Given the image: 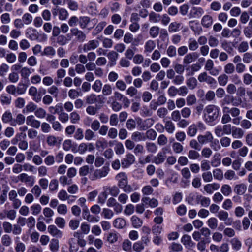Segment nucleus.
Returning a JSON list of instances; mask_svg holds the SVG:
<instances>
[{
	"label": "nucleus",
	"mask_w": 252,
	"mask_h": 252,
	"mask_svg": "<svg viewBox=\"0 0 252 252\" xmlns=\"http://www.w3.org/2000/svg\"><path fill=\"white\" fill-rule=\"evenodd\" d=\"M199 47L197 41L193 38H190L188 40V48L192 51L196 50Z\"/></svg>",
	"instance_id": "nucleus-33"
},
{
	"label": "nucleus",
	"mask_w": 252,
	"mask_h": 252,
	"mask_svg": "<svg viewBox=\"0 0 252 252\" xmlns=\"http://www.w3.org/2000/svg\"><path fill=\"white\" fill-rule=\"evenodd\" d=\"M2 121L4 123H10L11 126V124L14 120L13 119L12 113L9 111H5L2 116Z\"/></svg>",
	"instance_id": "nucleus-26"
},
{
	"label": "nucleus",
	"mask_w": 252,
	"mask_h": 252,
	"mask_svg": "<svg viewBox=\"0 0 252 252\" xmlns=\"http://www.w3.org/2000/svg\"><path fill=\"white\" fill-rule=\"evenodd\" d=\"M91 170L92 169L88 165H84L79 168V175L80 176H85L90 173Z\"/></svg>",
	"instance_id": "nucleus-50"
},
{
	"label": "nucleus",
	"mask_w": 252,
	"mask_h": 252,
	"mask_svg": "<svg viewBox=\"0 0 252 252\" xmlns=\"http://www.w3.org/2000/svg\"><path fill=\"white\" fill-rule=\"evenodd\" d=\"M109 170L110 168L108 166H104L100 169L95 170L93 174L94 179H100L106 177Z\"/></svg>",
	"instance_id": "nucleus-6"
},
{
	"label": "nucleus",
	"mask_w": 252,
	"mask_h": 252,
	"mask_svg": "<svg viewBox=\"0 0 252 252\" xmlns=\"http://www.w3.org/2000/svg\"><path fill=\"white\" fill-rule=\"evenodd\" d=\"M27 88V85L23 83L20 82L16 87L17 94H22L25 93Z\"/></svg>",
	"instance_id": "nucleus-56"
},
{
	"label": "nucleus",
	"mask_w": 252,
	"mask_h": 252,
	"mask_svg": "<svg viewBox=\"0 0 252 252\" xmlns=\"http://www.w3.org/2000/svg\"><path fill=\"white\" fill-rule=\"evenodd\" d=\"M90 22L91 19L88 16H80L79 18L78 23L80 27L82 29L86 28Z\"/></svg>",
	"instance_id": "nucleus-25"
},
{
	"label": "nucleus",
	"mask_w": 252,
	"mask_h": 252,
	"mask_svg": "<svg viewBox=\"0 0 252 252\" xmlns=\"http://www.w3.org/2000/svg\"><path fill=\"white\" fill-rule=\"evenodd\" d=\"M220 190L221 193L225 196H229L232 192L231 187L227 184L222 185Z\"/></svg>",
	"instance_id": "nucleus-48"
},
{
	"label": "nucleus",
	"mask_w": 252,
	"mask_h": 252,
	"mask_svg": "<svg viewBox=\"0 0 252 252\" xmlns=\"http://www.w3.org/2000/svg\"><path fill=\"white\" fill-rule=\"evenodd\" d=\"M161 19V16L154 12H151L149 14V20L151 23H158Z\"/></svg>",
	"instance_id": "nucleus-35"
},
{
	"label": "nucleus",
	"mask_w": 252,
	"mask_h": 252,
	"mask_svg": "<svg viewBox=\"0 0 252 252\" xmlns=\"http://www.w3.org/2000/svg\"><path fill=\"white\" fill-rule=\"evenodd\" d=\"M25 116L21 114H19L17 115L16 119H14V120L13 121L11 124V126H17V125H22L25 123Z\"/></svg>",
	"instance_id": "nucleus-30"
},
{
	"label": "nucleus",
	"mask_w": 252,
	"mask_h": 252,
	"mask_svg": "<svg viewBox=\"0 0 252 252\" xmlns=\"http://www.w3.org/2000/svg\"><path fill=\"white\" fill-rule=\"evenodd\" d=\"M68 16V11L64 8H60L59 18L62 21L65 20Z\"/></svg>",
	"instance_id": "nucleus-63"
},
{
	"label": "nucleus",
	"mask_w": 252,
	"mask_h": 252,
	"mask_svg": "<svg viewBox=\"0 0 252 252\" xmlns=\"http://www.w3.org/2000/svg\"><path fill=\"white\" fill-rule=\"evenodd\" d=\"M188 158L191 160L198 159L200 157V155L196 150H190L188 154Z\"/></svg>",
	"instance_id": "nucleus-39"
},
{
	"label": "nucleus",
	"mask_w": 252,
	"mask_h": 252,
	"mask_svg": "<svg viewBox=\"0 0 252 252\" xmlns=\"http://www.w3.org/2000/svg\"><path fill=\"white\" fill-rule=\"evenodd\" d=\"M160 28L157 26H152L149 30L150 36L153 38H155L157 37L159 33Z\"/></svg>",
	"instance_id": "nucleus-37"
},
{
	"label": "nucleus",
	"mask_w": 252,
	"mask_h": 252,
	"mask_svg": "<svg viewBox=\"0 0 252 252\" xmlns=\"http://www.w3.org/2000/svg\"><path fill=\"white\" fill-rule=\"evenodd\" d=\"M214 137L210 131H207L204 135H199L197 137L198 142L201 145H204L212 142Z\"/></svg>",
	"instance_id": "nucleus-7"
},
{
	"label": "nucleus",
	"mask_w": 252,
	"mask_h": 252,
	"mask_svg": "<svg viewBox=\"0 0 252 252\" xmlns=\"http://www.w3.org/2000/svg\"><path fill=\"white\" fill-rule=\"evenodd\" d=\"M220 115L219 108L215 105H209L204 109L205 121L212 123L216 121Z\"/></svg>",
	"instance_id": "nucleus-1"
},
{
	"label": "nucleus",
	"mask_w": 252,
	"mask_h": 252,
	"mask_svg": "<svg viewBox=\"0 0 252 252\" xmlns=\"http://www.w3.org/2000/svg\"><path fill=\"white\" fill-rule=\"evenodd\" d=\"M232 248L235 251H239L241 249L242 242L237 237H234L230 240Z\"/></svg>",
	"instance_id": "nucleus-23"
},
{
	"label": "nucleus",
	"mask_w": 252,
	"mask_h": 252,
	"mask_svg": "<svg viewBox=\"0 0 252 252\" xmlns=\"http://www.w3.org/2000/svg\"><path fill=\"white\" fill-rule=\"evenodd\" d=\"M114 227L117 229H123L126 226V221L122 218H118L114 220L113 223Z\"/></svg>",
	"instance_id": "nucleus-22"
},
{
	"label": "nucleus",
	"mask_w": 252,
	"mask_h": 252,
	"mask_svg": "<svg viewBox=\"0 0 252 252\" xmlns=\"http://www.w3.org/2000/svg\"><path fill=\"white\" fill-rule=\"evenodd\" d=\"M213 19L212 16L206 14L204 15L201 20L202 26L205 28H210L213 24Z\"/></svg>",
	"instance_id": "nucleus-15"
},
{
	"label": "nucleus",
	"mask_w": 252,
	"mask_h": 252,
	"mask_svg": "<svg viewBox=\"0 0 252 252\" xmlns=\"http://www.w3.org/2000/svg\"><path fill=\"white\" fill-rule=\"evenodd\" d=\"M156 43L154 41L152 40H148L144 46L145 53H151L155 48Z\"/></svg>",
	"instance_id": "nucleus-29"
},
{
	"label": "nucleus",
	"mask_w": 252,
	"mask_h": 252,
	"mask_svg": "<svg viewBox=\"0 0 252 252\" xmlns=\"http://www.w3.org/2000/svg\"><path fill=\"white\" fill-rule=\"evenodd\" d=\"M189 146L192 149L200 151L201 149V144L198 141L195 139H191L189 142Z\"/></svg>",
	"instance_id": "nucleus-64"
},
{
	"label": "nucleus",
	"mask_w": 252,
	"mask_h": 252,
	"mask_svg": "<svg viewBox=\"0 0 252 252\" xmlns=\"http://www.w3.org/2000/svg\"><path fill=\"white\" fill-rule=\"evenodd\" d=\"M72 35L75 36L76 40L79 42H83L86 39V34L78 28H74L70 30Z\"/></svg>",
	"instance_id": "nucleus-5"
},
{
	"label": "nucleus",
	"mask_w": 252,
	"mask_h": 252,
	"mask_svg": "<svg viewBox=\"0 0 252 252\" xmlns=\"http://www.w3.org/2000/svg\"><path fill=\"white\" fill-rule=\"evenodd\" d=\"M32 71H33V69L29 68L27 67H23L20 71L21 75L24 78H28L32 73Z\"/></svg>",
	"instance_id": "nucleus-57"
},
{
	"label": "nucleus",
	"mask_w": 252,
	"mask_h": 252,
	"mask_svg": "<svg viewBox=\"0 0 252 252\" xmlns=\"http://www.w3.org/2000/svg\"><path fill=\"white\" fill-rule=\"evenodd\" d=\"M210 240H202L200 241L197 244V248L200 252H208L206 249V244L210 243Z\"/></svg>",
	"instance_id": "nucleus-27"
},
{
	"label": "nucleus",
	"mask_w": 252,
	"mask_h": 252,
	"mask_svg": "<svg viewBox=\"0 0 252 252\" xmlns=\"http://www.w3.org/2000/svg\"><path fill=\"white\" fill-rule=\"evenodd\" d=\"M165 129L169 133H173L175 129V126L173 123L170 120L165 122Z\"/></svg>",
	"instance_id": "nucleus-36"
},
{
	"label": "nucleus",
	"mask_w": 252,
	"mask_h": 252,
	"mask_svg": "<svg viewBox=\"0 0 252 252\" xmlns=\"http://www.w3.org/2000/svg\"><path fill=\"white\" fill-rule=\"evenodd\" d=\"M139 121L141 122L140 126L143 130H146L150 128L154 124L155 121L153 118H148L142 121V119L139 118Z\"/></svg>",
	"instance_id": "nucleus-19"
},
{
	"label": "nucleus",
	"mask_w": 252,
	"mask_h": 252,
	"mask_svg": "<svg viewBox=\"0 0 252 252\" xmlns=\"http://www.w3.org/2000/svg\"><path fill=\"white\" fill-rule=\"evenodd\" d=\"M244 130L240 127L232 126V136L236 139H241L244 135Z\"/></svg>",
	"instance_id": "nucleus-16"
},
{
	"label": "nucleus",
	"mask_w": 252,
	"mask_h": 252,
	"mask_svg": "<svg viewBox=\"0 0 252 252\" xmlns=\"http://www.w3.org/2000/svg\"><path fill=\"white\" fill-rule=\"evenodd\" d=\"M101 95H96L94 94H91L86 97V102L89 104H93L96 102L103 103V101L101 100Z\"/></svg>",
	"instance_id": "nucleus-11"
},
{
	"label": "nucleus",
	"mask_w": 252,
	"mask_h": 252,
	"mask_svg": "<svg viewBox=\"0 0 252 252\" xmlns=\"http://www.w3.org/2000/svg\"><path fill=\"white\" fill-rule=\"evenodd\" d=\"M207 224L211 229H216L218 226V220L214 217L211 218L207 220Z\"/></svg>",
	"instance_id": "nucleus-54"
},
{
	"label": "nucleus",
	"mask_w": 252,
	"mask_h": 252,
	"mask_svg": "<svg viewBox=\"0 0 252 252\" xmlns=\"http://www.w3.org/2000/svg\"><path fill=\"white\" fill-rule=\"evenodd\" d=\"M107 57L109 60L108 65L110 67L113 66L116 64V61L118 59V53L114 51H110L107 54Z\"/></svg>",
	"instance_id": "nucleus-12"
},
{
	"label": "nucleus",
	"mask_w": 252,
	"mask_h": 252,
	"mask_svg": "<svg viewBox=\"0 0 252 252\" xmlns=\"http://www.w3.org/2000/svg\"><path fill=\"white\" fill-rule=\"evenodd\" d=\"M68 8L71 11H76L79 9L78 3L73 0H66Z\"/></svg>",
	"instance_id": "nucleus-42"
},
{
	"label": "nucleus",
	"mask_w": 252,
	"mask_h": 252,
	"mask_svg": "<svg viewBox=\"0 0 252 252\" xmlns=\"http://www.w3.org/2000/svg\"><path fill=\"white\" fill-rule=\"evenodd\" d=\"M99 45V42L97 40H89L88 42L84 44L83 46V50L84 52H87L91 50H94L97 48Z\"/></svg>",
	"instance_id": "nucleus-8"
},
{
	"label": "nucleus",
	"mask_w": 252,
	"mask_h": 252,
	"mask_svg": "<svg viewBox=\"0 0 252 252\" xmlns=\"http://www.w3.org/2000/svg\"><path fill=\"white\" fill-rule=\"evenodd\" d=\"M48 232L54 237H61L62 233L56 226L52 225L48 226Z\"/></svg>",
	"instance_id": "nucleus-28"
},
{
	"label": "nucleus",
	"mask_w": 252,
	"mask_h": 252,
	"mask_svg": "<svg viewBox=\"0 0 252 252\" xmlns=\"http://www.w3.org/2000/svg\"><path fill=\"white\" fill-rule=\"evenodd\" d=\"M145 134L146 139H148L151 140H154L157 135L156 131L153 129L148 130Z\"/></svg>",
	"instance_id": "nucleus-52"
},
{
	"label": "nucleus",
	"mask_w": 252,
	"mask_h": 252,
	"mask_svg": "<svg viewBox=\"0 0 252 252\" xmlns=\"http://www.w3.org/2000/svg\"><path fill=\"white\" fill-rule=\"evenodd\" d=\"M186 101L188 106H192L196 103L197 99L194 94H190L187 96Z\"/></svg>",
	"instance_id": "nucleus-44"
},
{
	"label": "nucleus",
	"mask_w": 252,
	"mask_h": 252,
	"mask_svg": "<svg viewBox=\"0 0 252 252\" xmlns=\"http://www.w3.org/2000/svg\"><path fill=\"white\" fill-rule=\"evenodd\" d=\"M132 226L136 228L140 227L143 223L142 220L136 216H133L131 218Z\"/></svg>",
	"instance_id": "nucleus-38"
},
{
	"label": "nucleus",
	"mask_w": 252,
	"mask_h": 252,
	"mask_svg": "<svg viewBox=\"0 0 252 252\" xmlns=\"http://www.w3.org/2000/svg\"><path fill=\"white\" fill-rule=\"evenodd\" d=\"M59 241L56 239H53L51 241L50 249L53 252L57 251L59 249Z\"/></svg>",
	"instance_id": "nucleus-61"
},
{
	"label": "nucleus",
	"mask_w": 252,
	"mask_h": 252,
	"mask_svg": "<svg viewBox=\"0 0 252 252\" xmlns=\"http://www.w3.org/2000/svg\"><path fill=\"white\" fill-rule=\"evenodd\" d=\"M217 217L220 220L225 221V224L226 225H231V222H229L230 219H228V213L224 210H220L218 212Z\"/></svg>",
	"instance_id": "nucleus-18"
},
{
	"label": "nucleus",
	"mask_w": 252,
	"mask_h": 252,
	"mask_svg": "<svg viewBox=\"0 0 252 252\" xmlns=\"http://www.w3.org/2000/svg\"><path fill=\"white\" fill-rule=\"evenodd\" d=\"M112 92V86L109 84H104L102 89V94L105 96L110 95Z\"/></svg>",
	"instance_id": "nucleus-51"
},
{
	"label": "nucleus",
	"mask_w": 252,
	"mask_h": 252,
	"mask_svg": "<svg viewBox=\"0 0 252 252\" xmlns=\"http://www.w3.org/2000/svg\"><path fill=\"white\" fill-rule=\"evenodd\" d=\"M131 139L134 142H139L145 141L146 140V137L144 133L136 131L132 133Z\"/></svg>",
	"instance_id": "nucleus-24"
},
{
	"label": "nucleus",
	"mask_w": 252,
	"mask_h": 252,
	"mask_svg": "<svg viewBox=\"0 0 252 252\" xmlns=\"http://www.w3.org/2000/svg\"><path fill=\"white\" fill-rule=\"evenodd\" d=\"M186 85L190 90L195 89L197 85V80L194 77H190L186 80Z\"/></svg>",
	"instance_id": "nucleus-31"
},
{
	"label": "nucleus",
	"mask_w": 252,
	"mask_h": 252,
	"mask_svg": "<svg viewBox=\"0 0 252 252\" xmlns=\"http://www.w3.org/2000/svg\"><path fill=\"white\" fill-rule=\"evenodd\" d=\"M210 8L213 11H219L221 8V4L218 1H214L210 4Z\"/></svg>",
	"instance_id": "nucleus-60"
},
{
	"label": "nucleus",
	"mask_w": 252,
	"mask_h": 252,
	"mask_svg": "<svg viewBox=\"0 0 252 252\" xmlns=\"http://www.w3.org/2000/svg\"><path fill=\"white\" fill-rule=\"evenodd\" d=\"M181 242L188 249H190L194 245V243L192 242L190 236L187 234H185L182 236Z\"/></svg>",
	"instance_id": "nucleus-17"
},
{
	"label": "nucleus",
	"mask_w": 252,
	"mask_h": 252,
	"mask_svg": "<svg viewBox=\"0 0 252 252\" xmlns=\"http://www.w3.org/2000/svg\"><path fill=\"white\" fill-rule=\"evenodd\" d=\"M132 243L128 239L125 240L122 244L123 250L125 251L130 252L131 250Z\"/></svg>",
	"instance_id": "nucleus-62"
},
{
	"label": "nucleus",
	"mask_w": 252,
	"mask_h": 252,
	"mask_svg": "<svg viewBox=\"0 0 252 252\" xmlns=\"http://www.w3.org/2000/svg\"><path fill=\"white\" fill-rule=\"evenodd\" d=\"M197 131V126L195 124L191 125L187 129V134L190 137H194Z\"/></svg>",
	"instance_id": "nucleus-45"
},
{
	"label": "nucleus",
	"mask_w": 252,
	"mask_h": 252,
	"mask_svg": "<svg viewBox=\"0 0 252 252\" xmlns=\"http://www.w3.org/2000/svg\"><path fill=\"white\" fill-rule=\"evenodd\" d=\"M246 189V186L244 184H240L235 186L234 191L238 195H242L245 193Z\"/></svg>",
	"instance_id": "nucleus-34"
},
{
	"label": "nucleus",
	"mask_w": 252,
	"mask_h": 252,
	"mask_svg": "<svg viewBox=\"0 0 252 252\" xmlns=\"http://www.w3.org/2000/svg\"><path fill=\"white\" fill-rule=\"evenodd\" d=\"M118 181V186L126 192H130L132 191V189L127 185V177L125 173L121 172L118 174L115 177Z\"/></svg>",
	"instance_id": "nucleus-2"
},
{
	"label": "nucleus",
	"mask_w": 252,
	"mask_h": 252,
	"mask_svg": "<svg viewBox=\"0 0 252 252\" xmlns=\"http://www.w3.org/2000/svg\"><path fill=\"white\" fill-rule=\"evenodd\" d=\"M55 119V117L54 116L51 115L48 116V121H52L54 122L52 123V127L57 131H61L62 129V126H61V124L58 122V121H54Z\"/></svg>",
	"instance_id": "nucleus-41"
},
{
	"label": "nucleus",
	"mask_w": 252,
	"mask_h": 252,
	"mask_svg": "<svg viewBox=\"0 0 252 252\" xmlns=\"http://www.w3.org/2000/svg\"><path fill=\"white\" fill-rule=\"evenodd\" d=\"M63 109V108L61 104H58L55 107L51 106L49 108L50 112L52 114H58L62 111Z\"/></svg>",
	"instance_id": "nucleus-58"
},
{
	"label": "nucleus",
	"mask_w": 252,
	"mask_h": 252,
	"mask_svg": "<svg viewBox=\"0 0 252 252\" xmlns=\"http://www.w3.org/2000/svg\"><path fill=\"white\" fill-rule=\"evenodd\" d=\"M1 243L3 245L9 247L12 244V239L8 234H4L1 238Z\"/></svg>",
	"instance_id": "nucleus-53"
},
{
	"label": "nucleus",
	"mask_w": 252,
	"mask_h": 252,
	"mask_svg": "<svg viewBox=\"0 0 252 252\" xmlns=\"http://www.w3.org/2000/svg\"><path fill=\"white\" fill-rule=\"evenodd\" d=\"M197 57V54L195 52L187 54L183 59V63L186 64H189L193 62Z\"/></svg>",
	"instance_id": "nucleus-21"
},
{
	"label": "nucleus",
	"mask_w": 252,
	"mask_h": 252,
	"mask_svg": "<svg viewBox=\"0 0 252 252\" xmlns=\"http://www.w3.org/2000/svg\"><path fill=\"white\" fill-rule=\"evenodd\" d=\"M135 159V157L133 154L131 153L126 154L125 158L122 159L121 161L122 167L124 168L129 167L134 162Z\"/></svg>",
	"instance_id": "nucleus-9"
},
{
	"label": "nucleus",
	"mask_w": 252,
	"mask_h": 252,
	"mask_svg": "<svg viewBox=\"0 0 252 252\" xmlns=\"http://www.w3.org/2000/svg\"><path fill=\"white\" fill-rule=\"evenodd\" d=\"M196 203L200 204L202 207H207L210 204L211 200L209 198L198 195L195 198Z\"/></svg>",
	"instance_id": "nucleus-13"
},
{
	"label": "nucleus",
	"mask_w": 252,
	"mask_h": 252,
	"mask_svg": "<svg viewBox=\"0 0 252 252\" xmlns=\"http://www.w3.org/2000/svg\"><path fill=\"white\" fill-rule=\"evenodd\" d=\"M220 188V184L216 183L208 184L204 186V189L208 194H212L214 191Z\"/></svg>",
	"instance_id": "nucleus-20"
},
{
	"label": "nucleus",
	"mask_w": 252,
	"mask_h": 252,
	"mask_svg": "<svg viewBox=\"0 0 252 252\" xmlns=\"http://www.w3.org/2000/svg\"><path fill=\"white\" fill-rule=\"evenodd\" d=\"M231 139L226 136H222L220 139V145L222 147L226 148L230 145Z\"/></svg>",
	"instance_id": "nucleus-59"
},
{
	"label": "nucleus",
	"mask_w": 252,
	"mask_h": 252,
	"mask_svg": "<svg viewBox=\"0 0 252 252\" xmlns=\"http://www.w3.org/2000/svg\"><path fill=\"white\" fill-rule=\"evenodd\" d=\"M103 87V84L100 80H96L92 85L93 90L96 92L99 93L101 91Z\"/></svg>",
	"instance_id": "nucleus-43"
},
{
	"label": "nucleus",
	"mask_w": 252,
	"mask_h": 252,
	"mask_svg": "<svg viewBox=\"0 0 252 252\" xmlns=\"http://www.w3.org/2000/svg\"><path fill=\"white\" fill-rule=\"evenodd\" d=\"M235 68L234 65L232 63H229L224 66V72L227 74H231L234 72Z\"/></svg>",
	"instance_id": "nucleus-55"
},
{
	"label": "nucleus",
	"mask_w": 252,
	"mask_h": 252,
	"mask_svg": "<svg viewBox=\"0 0 252 252\" xmlns=\"http://www.w3.org/2000/svg\"><path fill=\"white\" fill-rule=\"evenodd\" d=\"M0 101L2 105H8L11 102V97L8 94H2L0 96Z\"/></svg>",
	"instance_id": "nucleus-46"
},
{
	"label": "nucleus",
	"mask_w": 252,
	"mask_h": 252,
	"mask_svg": "<svg viewBox=\"0 0 252 252\" xmlns=\"http://www.w3.org/2000/svg\"><path fill=\"white\" fill-rule=\"evenodd\" d=\"M198 80L199 82H206L208 85H212L216 84V80L208 75L206 72L201 73L198 76Z\"/></svg>",
	"instance_id": "nucleus-4"
},
{
	"label": "nucleus",
	"mask_w": 252,
	"mask_h": 252,
	"mask_svg": "<svg viewBox=\"0 0 252 252\" xmlns=\"http://www.w3.org/2000/svg\"><path fill=\"white\" fill-rule=\"evenodd\" d=\"M20 181L24 182L30 186H32L34 183V178L32 176H29L27 174L23 173L18 176Z\"/></svg>",
	"instance_id": "nucleus-10"
},
{
	"label": "nucleus",
	"mask_w": 252,
	"mask_h": 252,
	"mask_svg": "<svg viewBox=\"0 0 252 252\" xmlns=\"http://www.w3.org/2000/svg\"><path fill=\"white\" fill-rule=\"evenodd\" d=\"M165 159V154L163 152H159L154 157L153 162L156 164H159L163 163Z\"/></svg>",
	"instance_id": "nucleus-32"
},
{
	"label": "nucleus",
	"mask_w": 252,
	"mask_h": 252,
	"mask_svg": "<svg viewBox=\"0 0 252 252\" xmlns=\"http://www.w3.org/2000/svg\"><path fill=\"white\" fill-rule=\"evenodd\" d=\"M26 124L32 127L38 128L40 126V122L35 119L34 116L30 115L26 118Z\"/></svg>",
	"instance_id": "nucleus-14"
},
{
	"label": "nucleus",
	"mask_w": 252,
	"mask_h": 252,
	"mask_svg": "<svg viewBox=\"0 0 252 252\" xmlns=\"http://www.w3.org/2000/svg\"><path fill=\"white\" fill-rule=\"evenodd\" d=\"M205 13L204 9L201 7L193 6L191 7L188 15L189 18H200Z\"/></svg>",
	"instance_id": "nucleus-3"
},
{
	"label": "nucleus",
	"mask_w": 252,
	"mask_h": 252,
	"mask_svg": "<svg viewBox=\"0 0 252 252\" xmlns=\"http://www.w3.org/2000/svg\"><path fill=\"white\" fill-rule=\"evenodd\" d=\"M218 81L220 86H225L228 81V76L226 74H222L218 78Z\"/></svg>",
	"instance_id": "nucleus-49"
},
{
	"label": "nucleus",
	"mask_w": 252,
	"mask_h": 252,
	"mask_svg": "<svg viewBox=\"0 0 252 252\" xmlns=\"http://www.w3.org/2000/svg\"><path fill=\"white\" fill-rule=\"evenodd\" d=\"M146 148L149 153H155L158 150V147L156 144L150 142L146 143Z\"/></svg>",
	"instance_id": "nucleus-40"
},
{
	"label": "nucleus",
	"mask_w": 252,
	"mask_h": 252,
	"mask_svg": "<svg viewBox=\"0 0 252 252\" xmlns=\"http://www.w3.org/2000/svg\"><path fill=\"white\" fill-rule=\"evenodd\" d=\"M106 190L109 191V193L112 196L114 197L117 196L120 192V189L119 188L116 186L107 187L106 188Z\"/></svg>",
	"instance_id": "nucleus-47"
}]
</instances>
